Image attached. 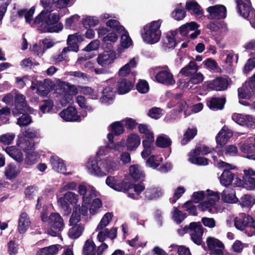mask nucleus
Returning a JSON list of instances; mask_svg holds the SVG:
<instances>
[{
	"mask_svg": "<svg viewBox=\"0 0 255 255\" xmlns=\"http://www.w3.org/2000/svg\"><path fill=\"white\" fill-rule=\"evenodd\" d=\"M222 200L226 203L233 204L238 201V199L235 195V192L232 189H225L221 194Z\"/></svg>",
	"mask_w": 255,
	"mask_h": 255,
	"instance_id": "nucleus-34",
	"label": "nucleus"
},
{
	"mask_svg": "<svg viewBox=\"0 0 255 255\" xmlns=\"http://www.w3.org/2000/svg\"><path fill=\"white\" fill-rule=\"evenodd\" d=\"M60 117L66 122H80L81 117L77 114L76 109L73 107H69L59 114Z\"/></svg>",
	"mask_w": 255,
	"mask_h": 255,
	"instance_id": "nucleus-16",
	"label": "nucleus"
},
{
	"mask_svg": "<svg viewBox=\"0 0 255 255\" xmlns=\"http://www.w3.org/2000/svg\"><path fill=\"white\" fill-rule=\"evenodd\" d=\"M255 204V198L249 194L243 196L240 200L239 204L243 208L250 209Z\"/></svg>",
	"mask_w": 255,
	"mask_h": 255,
	"instance_id": "nucleus-44",
	"label": "nucleus"
},
{
	"mask_svg": "<svg viewBox=\"0 0 255 255\" xmlns=\"http://www.w3.org/2000/svg\"><path fill=\"white\" fill-rule=\"evenodd\" d=\"M80 36L78 33L69 35L67 39L68 46L63 49V53H67V52L71 51L77 52L79 48L77 42Z\"/></svg>",
	"mask_w": 255,
	"mask_h": 255,
	"instance_id": "nucleus-27",
	"label": "nucleus"
},
{
	"mask_svg": "<svg viewBox=\"0 0 255 255\" xmlns=\"http://www.w3.org/2000/svg\"><path fill=\"white\" fill-rule=\"evenodd\" d=\"M10 113V109L7 107L0 110V126L7 123L8 121V117Z\"/></svg>",
	"mask_w": 255,
	"mask_h": 255,
	"instance_id": "nucleus-60",
	"label": "nucleus"
},
{
	"mask_svg": "<svg viewBox=\"0 0 255 255\" xmlns=\"http://www.w3.org/2000/svg\"><path fill=\"white\" fill-rule=\"evenodd\" d=\"M223 54L226 55L225 63L227 70L231 72L233 70V63L235 61L237 63L238 60V55L234 54L233 51L224 50L222 52Z\"/></svg>",
	"mask_w": 255,
	"mask_h": 255,
	"instance_id": "nucleus-33",
	"label": "nucleus"
},
{
	"mask_svg": "<svg viewBox=\"0 0 255 255\" xmlns=\"http://www.w3.org/2000/svg\"><path fill=\"white\" fill-rule=\"evenodd\" d=\"M210 16H226L227 8L222 4H216L207 8Z\"/></svg>",
	"mask_w": 255,
	"mask_h": 255,
	"instance_id": "nucleus-32",
	"label": "nucleus"
},
{
	"mask_svg": "<svg viewBox=\"0 0 255 255\" xmlns=\"http://www.w3.org/2000/svg\"><path fill=\"white\" fill-rule=\"evenodd\" d=\"M17 144L19 148L26 152L31 149L33 146L32 143L30 140L26 139V137L20 135L18 136Z\"/></svg>",
	"mask_w": 255,
	"mask_h": 255,
	"instance_id": "nucleus-53",
	"label": "nucleus"
},
{
	"mask_svg": "<svg viewBox=\"0 0 255 255\" xmlns=\"http://www.w3.org/2000/svg\"><path fill=\"white\" fill-rule=\"evenodd\" d=\"M154 70L157 71L155 79L158 82L167 86L173 85L175 83L173 74L167 67L152 68L150 69V72Z\"/></svg>",
	"mask_w": 255,
	"mask_h": 255,
	"instance_id": "nucleus-7",
	"label": "nucleus"
},
{
	"mask_svg": "<svg viewBox=\"0 0 255 255\" xmlns=\"http://www.w3.org/2000/svg\"><path fill=\"white\" fill-rule=\"evenodd\" d=\"M171 139L165 134H162L158 136L156 140V144L157 146L161 148H165L171 144Z\"/></svg>",
	"mask_w": 255,
	"mask_h": 255,
	"instance_id": "nucleus-51",
	"label": "nucleus"
},
{
	"mask_svg": "<svg viewBox=\"0 0 255 255\" xmlns=\"http://www.w3.org/2000/svg\"><path fill=\"white\" fill-rule=\"evenodd\" d=\"M102 207V201L99 198H95L93 200L89 208V211L91 214L95 215Z\"/></svg>",
	"mask_w": 255,
	"mask_h": 255,
	"instance_id": "nucleus-62",
	"label": "nucleus"
},
{
	"mask_svg": "<svg viewBox=\"0 0 255 255\" xmlns=\"http://www.w3.org/2000/svg\"><path fill=\"white\" fill-rule=\"evenodd\" d=\"M50 163L53 170L57 172L65 173L66 166L63 160L57 156H52L50 158Z\"/></svg>",
	"mask_w": 255,
	"mask_h": 255,
	"instance_id": "nucleus-28",
	"label": "nucleus"
},
{
	"mask_svg": "<svg viewBox=\"0 0 255 255\" xmlns=\"http://www.w3.org/2000/svg\"><path fill=\"white\" fill-rule=\"evenodd\" d=\"M228 80L226 78H217L207 82V87L211 90L224 91L227 89Z\"/></svg>",
	"mask_w": 255,
	"mask_h": 255,
	"instance_id": "nucleus-18",
	"label": "nucleus"
},
{
	"mask_svg": "<svg viewBox=\"0 0 255 255\" xmlns=\"http://www.w3.org/2000/svg\"><path fill=\"white\" fill-rule=\"evenodd\" d=\"M21 169L14 164H9L5 168L4 175L7 179L11 180L16 178L20 172Z\"/></svg>",
	"mask_w": 255,
	"mask_h": 255,
	"instance_id": "nucleus-29",
	"label": "nucleus"
},
{
	"mask_svg": "<svg viewBox=\"0 0 255 255\" xmlns=\"http://www.w3.org/2000/svg\"><path fill=\"white\" fill-rule=\"evenodd\" d=\"M15 134L13 133H6L0 136V142L5 145L10 144L12 143L14 138Z\"/></svg>",
	"mask_w": 255,
	"mask_h": 255,
	"instance_id": "nucleus-64",
	"label": "nucleus"
},
{
	"mask_svg": "<svg viewBox=\"0 0 255 255\" xmlns=\"http://www.w3.org/2000/svg\"><path fill=\"white\" fill-rule=\"evenodd\" d=\"M129 174L134 180L141 179L144 177V174L141 168L137 165H132L129 168Z\"/></svg>",
	"mask_w": 255,
	"mask_h": 255,
	"instance_id": "nucleus-45",
	"label": "nucleus"
},
{
	"mask_svg": "<svg viewBox=\"0 0 255 255\" xmlns=\"http://www.w3.org/2000/svg\"><path fill=\"white\" fill-rule=\"evenodd\" d=\"M106 183L109 187L117 191L126 192L130 188L127 178L122 180L118 176H109L106 179Z\"/></svg>",
	"mask_w": 255,
	"mask_h": 255,
	"instance_id": "nucleus-8",
	"label": "nucleus"
},
{
	"mask_svg": "<svg viewBox=\"0 0 255 255\" xmlns=\"http://www.w3.org/2000/svg\"><path fill=\"white\" fill-rule=\"evenodd\" d=\"M153 142L154 141L142 140V143L144 148L143 151L141 153V155L142 158H147L151 154L152 150L154 149V147L153 144Z\"/></svg>",
	"mask_w": 255,
	"mask_h": 255,
	"instance_id": "nucleus-47",
	"label": "nucleus"
},
{
	"mask_svg": "<svg viewBox=\"0 0 255 255\" xmlns=\"http://www.w3.org/2000/svg\"><path fill=\"white\" fill-rule=\"evenodd\" d=\"M255 94V73L245 82L243 86L238 89L239 97L241 98H250Z\"/></svg>",
	"mask_w": 255,
	"mask_h": 255,
	"instance_id": "nucleus-11",
	"label": "nucleus"
},
{
	"mask_svg": "<svg viewBox=\"0 0 255 255\" xmlns=\"http://www.w3.org/2000/svg\"><path fill=\"white\" fill-rule=\"evenodd\" d=\"M162 192L159 188L147 189L145 192V196L148 199H153L161 196Z\"/></svg>",
	"mask_w": 255,
	"mask_h": 255,
	"instance_id": "nucleus-52",
	"label": "nucleus"
},
{
	"mask_svg": "<svg viewBox=\"0 0 255 255\" xmlns=\"http://www.w3.org/2000/svg\"><path fill=\"white\" fill-rule=\"evenodd\" d=\"M115 91L110 87H106L103 92V96L100 100L103 103H107L109 101L112 100L115 96Z\"/></svg>",
	"mask_w": 255,
	"mask_h": 255,
	"instance_id": "nucleus-48",
	"label": "nucleus"
},
{
	"mask_svg": "<svg viewBox=\"0 0 255 255\" xmlns=\"http://www.w3.org/2000/svg\"><path fill=\"white\" fill-rule=\"evenodd\" d=\"M41 218L43 222L47 223L51 227L55 230L51 233L49 232V234L52 236H56L57 232L61 231L64 227L63 219L57 213H53L48 215L46 212L44 211L41 213Z\"/></svg>",
	"mask_w": 255,
	"mask_h": 255,
	"instance_id": "nucleus-4",
	"label": "nucleus"
},
{
	"mask_svg": "<svg viewBox=\"0 0 255 255\" xmlns=\"http://www.w3.org/2000/svg\"><path fill=\"white\" fill-rule=\"evenodd\" d=\"M138 61L137 57H133L129 60L128 63L122 66L119 70L118 74L119 76H127L130 72L132 69L137 66Z\"/></svg>",
	"mask_w": 255,
	"mask_h": 255,
	"instance_id": "nucleus-23",
	"label": "nucleus"
},
{
	"mask_svg": "<svg viewBox=\"0 0 255 255\" xmlns=\"http://www.w3.org/2000/svg\"><path fill=\"white\" fill-rule=\"evenodd\" d=\"M206 244L209 250H213L215 247H222V242L218 239L209 237L207 238Z\"/></svg>",
	"mask_w": 255,
	"mask_h": 255,
	"instance_id": "nucleus-59",
	"label": "nucleus"
},
{
	"mask_svg": "<svg viewBox=\"0 0 255 255\" xmlns=\"http://www.w3.org/2000/svg\"><path fill=\"white\" fill-rule=\"evenodd\" d=\"M40 2L44 9L37 16H52L51 4L55 3L54 0H42Z\"/></svg>",
	"mask_w": 255,
	"mask_h": 255,
	"instance_id": "nucleus-43",
	"label": "nucleus"
},
{
	"mask_svg": "<svg viewBox=\"0 0 255 255\" xmlns=\"http://www.w3.org/2000/svg\"><path fill=\"white\" fill-rule=\"evenodd\" d=\"M86 168L88 172L91 175L102 176V174H103L101 170L100 161L98 162L94 158H90L88 160L86 164Z\"/></svg>",
	"mask_w": 255,
	"mask_h": 255,
	"instance_id": "nucleus-19",
	"label": "nucleus"
},
{
	"mask_svg": "<svg viewBox=\"0 0 255 255\" xmlns=\"http://www.w3.org/2000/svg\"><path fill=\"white\" fill-rule=\"evenodd\" d=\"M207 27L212 31L221 30L222 32L227 30V25L219 18L213 20L208 25Z\"/></svg>",
	"mask_w": 255,
	"mask_h": 255,
	"instance_id": "nucleus-38",
	"label": "nucleus"
},
{
	"mask_svg": "<svg viewBox=\"0 0 255 255\" xmlns=\"http://www.w3.org/2000/svg\"><path fill=\"white\" fill-rule=\"evenodd\" d=\"M186 9L191 15L204 16L203 8L196 0L187 1L186 2Z\"/></svg>",
	"mask_w": 255,
	"mask_h": 255,
	"instance_id": "nucleus-24",
	"label": "nucleus"
},
{
	"mask_svg": "<svg viewBox=\"0 0 255 255\" xmlns=\"http://www.w3.org/2000/svg\"><path fill=\"white\" fill-rule=\"evenodd\" d=\"M78 193L82 196L83 199L80 212L83 215H86L88 212V206L91 200L96 196V192L93 187L80 185L78 187Z\"/></svg>",
	"mask_w": 255,
	"mask_h": 255,
	"instance_id": "nucleus-6",
	"label": "nucleus"
},
{
	"mask_svg": "<svg viewBox=\"0 0 255 255\" xmlns=\"http://www.w3.org/2000/svg\"><path fill=\"white\" fill-rule=\"evenodd\" d=\"M60 17H25L26 22L31 26L38 27L42 32H58L63 29Z\"/></svg>",
	"mask_w": 255,
	"mask_h": 255,
	"instance_id": "nucleus-1",
	"label": "nucleus"
},
{
	"mask_svg": "<svg viewBox=\"0 0 255 255\" xmlns=\"http://www.w3.org/2000/svg\"><path fill=\"white\" fill-rule=\"evenodd\" d=\"M232 136V131L227 127L224 126L216 136V142L217 144L223 145L227 142L229 139Z\"/></svg>",
	"mask_w": 255,
	"mask_h": 255,
	"instance_id": "nucleus-25",
	"label": "nucleus"
},
{
	"mask_svg": "<svg viewBox=\"0 0 255 255\" xmlns=\"http://www.w3.org/2000/svg\"><path fill=\"white\" fill-rule=\"evenodd\" d=\"M162 161V158L154 155L150 156L146 161V164L148 167H151L153 169L157 168L160 162Z\"/></svg>",
	"mask_w": 255,
	"mask_h": 255,
	"instance_id": "nucleus-56",
	"label": "nucleus"
},
{
	"mask_svg": "<svg viewBox=\"0 0 255 255\" xmlns=\"http://www.w3.org/2000/svg\"><path fill=\"white\" fill-rule=\"evenodd\" d=\"M84 230V227L82 224H78L73 226L69 230L68 236L73 239L79 238Z\"/></svg>",
	"mask_w": 255,
	"mask_h": 255,
	"instance_id": "nucleus-41",
	"label": "nucleus"
},
{
	"mask_svg": "<svg viewBox=\"0 0 255 255\" xmlns=\"http://www.w3.org/2000/svg\"><path fill=\"white\" fill-rule=\"evenodd\" d=\"M138 128L140 133L143 134V140L150 141H154L153 133L150 130L147 126L141 124L138 126Z\"/></svg>",
	"mask_w": 255,
	"mask_h": 255,
	"instance_id": "nucleus-39",
	"label": "nucleus"
},
{
	"mask_svg": "<svg viewBox=\"0 0 255 255\" xmlns=\"http://www.w3.org/2000/svg\"><path fill=\"white\" fill-rule=\"evenodd\" d=\"M124 142L120 141L117 143H108L106 146H101L97 151V155L99 156L108 154L110 151L112 153L120 152L123 150Z\"/></svg>",
	"mask_w": 255,
	"mask_h": 255,
	"instance_id": "nucleus-14",
	"label": "nucleus"
},
{
	"mask_svg": "<svg viewBox=\"0 0 255 255\" xmlns=\"http://www.w3.org/2000/svg\"><path fill=\"white\" fill-rule=\"evenodd\" d=\"M239 148L241 151L247 154V157L250 159H252L249 158L250 155H255L253 154L255 151V145L254 144L242 143H241Z\"/></svg>",
	"mask_w": 255,
	"mask_h": 255,
	"instance_id": "nucleus-49",
	"label": "nucleus"
},
{
	"mask_svg": "<svg viewBox=\"0 0 255 255\" xmlns=\"http://www.w3.org/2000/svg\"><path fill=\"white\" fill-rule=\"evenodd\" d=\"M197 134V129L195 128H188L184 134L183 138L181 140V144L185 145L187 143Z\"/></svg>",
	"mask_w": 255,
	"mask_h": 255,
	"instance_id": "nucleus-55",
	"label": "nucleus"
},
{
	"mask_svg": "<svg viewBox=\"0 0 255 255\" xmlns=\"http://www.w3.org/2000/svg\"><path fill=\"white\" fill-rule=\"evenodd\" d=\"M101 170L103 172L102 176L108 173H113L119 169L118 162L114 160L111 156L100 160Z\"/></svg>",
	"mask_w": 255,
	"mask_h": 255,
	"instance_id": "nucleus-13",
	"label": "nucleus"
},
{
	"mask_svg": "<svg viewBox=\"0 0 255 255\" xmlns=\"http://www.w3.org/2000/svg\"><path fill=\"white\" fill-rule=\"evenodd\" d=\"M189 231L190 235L193 242L200 245L202 243V236L203 234V228L199 222H193L190 223L189 227H185L178 230V233L180 236L183 235Z\"/></svg>",
	"mask_w": 255,
	"mask_h": 255,
	"instance_id": "nucleus-3",
	"label": "nucleus"
},
{
	"mask_svg": "<svg viewBox=\"0 0 255 255\" xmlns=\"http://www.w3.org/2000/svg\"><path fill=\"white\" fill-rule=\"evenodd\" d=\"M60 86L62 89H64L66 92H69L72 95V98L73 96L78 93L79 89L81 88V86H76L65 82H62Z\"/></svg>",
	"mask_w": 255,
	"mask_h": 255,
	"instance_id": "nucleus-46",
	"label": "nucleus"
},
{
	"mask_svg": "<svg viewBox=\"0 0 255 255\" xmlns=\"http://www.w3.org/2000/svg\"><path fill=\"white\" fill-rule=\"evenodd\" d=\"M252 217L245 213H240L234 220V224L237 229L243 231L246 228L250 227L253 222Z\"/></svg>",
	"mask_w": 255,
	"mask_h": 255,
	"instance_id": "nucleus-15",
	"label": "nucleus"
},
{
	"mask_svg": "<svg viewBox=\"0 0 255 255\" xmlns=\"http://www.w3.org/2000/svg\"><path fill=\"white\" fill-rule=\"evenodd\" d=\"M122 141L125 142L124 141ZM140 144V138L139 136L136 133H130L128 135L126 142H124V147L126 145L128 150L134 151L136 150Z\"/></svg>",
	"mask_w": 255,
	"mask_h": 255,
	"instance_id": "nucleus-21",
	"label": "nucleus"
},
{
	"mask_svg": "<svg viewBox=\"0 0 255 255\" xmlns=\"http://www.w3.org/2000/svg\"><path fill=\"white\" fill-rule=\"evenodd\" d=\"M5 152L14 160L18 162H21L23 159V154L21 150L15 146L7 147Z\"/></svg>",
	"mask_w": 255,
	"mask_h": 255,
	"instance_id": "nucleus-37",
	"label": "nucleus"
},
{
	"mask_svg": "<svg viewBox=\"0 0 255 255\" xmlns=\"http://www.w3.org/2000/svg\"><path fill=\"white\" fill-rule=\"evenodd\" d=\"M116 58V53L114 51L109 50L100 54L97 58V62L101 66L107 67L113 64Z\"/></svg>",
	"mask_w": 255,
	"mask_h": 255,
	"instance_id": "nucleus-12",
	"label": "nucleus"
},
{
	"mask_svg": "<svg viewBox=\"0 0 255 255\" xmlns=\"http://www.w3.org/2000/svg\"><path fill=\"white\" fill-rule=\"evenodd\" d=\"M247 1H249V4L242 0L236 1L238 13L241 16H255V9L252 7L250 0H247Z\"/></svg>",
	"mask_w": 255,
	"mask_h": 255,
	"instance_id": "nucleus-17",
	"label": "nucleus"
},
{
	"mask_svg": "<svg viewBox=\"0 0 255 255\" xmlns=\"http://www.w3.org/2000/svg\"><path fill=\"white\" fill-rule=\"evenodd\" d=\"M61 91H59L58 93V100L63 106H66L68 104L71 103L72 101L73 98L72 95L69 92H66L64 89H61Z\"/></svg>",
	"mask_w": 255,
	"mask_h": 255,
	"instance_id": "nucleus-42",
	"label": "nucleus"
},
{
	"mask_svg": "<svg viewBox=\"0 0 255 255\" xmlns=\"http://www.w3.org/2000/svg\"><path fill=\"white\" fill-rule=\"evenodd\" d=\"M123 33L121 37V46L117 49L118 52L121 53L123 52L122 48L127 49L132 44L131 39L129 36L128 33L125 29L123 30Z\"/></svg>",
	"mask_w": 255,
	"mask_h": 255,
	"instance_id": "nucleus-35",
	"label": "nucleus"
},
{
	"mask_svg": "<svg viewBox=\"0 0 255 255\" xmlns=\"http://www.w3.org/2000/svg\"><path fill=\"white\" fill-rule=\"evenodd\" d=\"M177 33V30H170L165 34L163 39V47L165 49L174 48L176 45L175 37Z\"/></svg>",
	"mask_w": 255,
	"mask_h": 255,
	"instance_id": "nucleus-22",
	"label": "nucleus"
},
{
	"mask_svg": "<svg viewBox=\"0 0 255 255\" xmlns=\"http://www.w3.org/2000/svg\"><path fill=\"white\" fill-rule=\"evenodd\" d=\"M206 192L205 201L200 204L198 207L202 211H207L211 213L212 212V208L216 205L215 203L219 200L220 196L218 192H214L210 190H207Z\"/></svg>",
	"mask_w": 255,
	"mask_h": 255,
	"instance_id": "nucleus-9",
	"label": "nucleus"
},
{
	"mask_svg": "<svg viewBox=\"0 0 255 255\" xmlns=\"http://www.w3.org/2000/svg\"><path fill=\"white\" fill-rule=\"evenodd\" d=\"M225 102V100L224 98H213L208 103V105L212 109H222L223 108Z\"/></svg>",
	"mask_w": 255,
	"mask_h": 255,
	"instance_id": "nucleus-50",
	"label": "nucleus"
},
{
	"mask_svg": "<svg viewBox=\"0 0 255 255\" xmlns=\"http://www.w3.org/2000/svg\"><path fill=\"white\" fill-rule=\"evenodd\" d=\"M79 200L78 194L71 191H67L62 197L58 199L57 202L59 206L65 212L64 214L68 215L71 212L70 205L73 207L76 206Z\"/></svg>",
	"mask_w": 255,
	"mask_h": 255,
	"instance_id": "nucleus-5",
	"label": "nucleus"
},
{
	"mask_svg": "<svg viewBox=\"0 0 255 255\" xmlns=\"http://www.w3.org/2000/svg\"><path fill=\"white\" fill-rule=\"evenodd\" d=\"M76 0H58L56 2L55 6L57 12L52 13V16H64L69 13L67 8L68 4H72Z\"/></svg>",
	"mask_w": 255,
	"mask_h": 255,
	"instance_id": "nucleus-20",
	"label": "nucleus"
},
{
	"mask_svg": "<svg viewBox=\"0 0 255 255\" xmlns=\"http://www.w3.org/2000/svg\"><path fill=\"white\" fill-rule=\"evenodd\" d=\"M83 22L86 28H90L97 25L99 23V20L97 17H86Z\"/></svg>",
	"mask_w": 255,
	"mask_h": 255,
	"instance_id": "nucleus-63",
	"label": "nucleus"
},
{
	"mask_svg": "<svg viewBox=\"0 0 255 255\" xmlns=\"http://www.w3.org/2000/svg\"><path fill=\"white\" fill-rule=\"evenodd\" d=\"M113 217V215L111 213H106L102 218L100 223L98 225L96 230H99L100 229H106V227L109 224L111 221Z\"/></svg>",
	"mask_w": 255,
	"mask_h": 255,
	"instance_id": "nucleus-57",
	"label": "nucleus"
},
{
	"mask_svg": "<svg viewBox=\"0 0 255 255\" xmlns=\"http://www.w3.org/2000/svg\"><path fill=\"white\" fill-rule=\"evenodd\" d=\"M14 104L15 108L12 110V114L15 117L23 112H31L30 108L27 106L25 96L17 91L15 95Z\"/></svg>",
	"mask_w": 255,
	"mask_h": 255,
	"instance_id": "nucleus-10",
	"label": "nucleus"
},
{
	"mask_svg": "<svg viewBox=\"0 0 255 255\" xmlns=\"http://www.w3.org/2000/svg\"><path fill=\"white\" fill-rule=\"evenodd\" d=\"M31 222L28 214L22 213L19 217L18 222V231L20 234L24 233L30 227Z\"/></svg>",
	"mask_w": 255,
	"mask_h": 255,
	"instance_id": "nucleus-26",
	"label": "nucleus"
},
{
	"mask_svg": "<svg viewBox=\"0 0 255 255\" xmlns=\"http://www.w3.org/2000/svg\"><path fill=\"white\" fill-rule=\"evenodd\" d=\"M199 69V66L194 61H192L180 70L179 74L185 77L192 76Z\"/></svg>",
	"mask_w": 255,
	"mask_h": 255,
	"instance_id": "nucleus-31",
	"label": "nucleus"
},
{
	"mask_svg": "<svg viewBox=\"0 0 255 255\" xmlns=\"http://www.w3.org/2000/svg\"><path fill=\"white\" fill-rule=\"evenodd\" d=\"M162 20L159 19L149 22L141 29L140 33L143 41L149 44L158 42L161 36L160 28Z\"/></svg>",
	"mask_w": 255,
	"mask_h": 255,
	"instance_id": "nucleus-2",
	"label": "nucleus"
},
{
	"mask_svg": "<svg viewBox=\"0 0 255 255\" xmlns=\"http://www.w3.org/2000/svg\"><path fill=\"white\" fill-rule=\"evenodd\" d=\"M198 27V24L195 22L187 23L180 27V33L182 35L185 36L189 31L195 30Z\"/></svg>",
	"mask_w": 255,
	"mask_h": 255,
	"instance_id": "nucleus-54",
	"label": "nucleus"
},
{
	"mask_svg": "<svg viewBox=\"0 0 255 255\" xmlns=\"http://www.w3.org/2000/svg\"><path fill=\"white\" fill-rule=\"evenodd\" d=\"M39 158L38 154L33 151H26V156L25 162L29 165L33 164L38 161Z\"/></svg>",
	"mask_w": 255,
	"mask_h": 255,
	"instance_id": "nucleus-61",
	"label": "nucleus"
},
{
	"mask_svg": "<svg viewBox=\"0 0 255 255\" xmlns=\"http://www.w3.org/2000/svg\"><path fill=\"white\" fill-rule=\"evenodd\" d=\"M117 91L119 94H125L130 91L133 88L131 82L126 79H121L118 82Z\"/></svg>",
	"mask_w": 255,
	"mask_h": 255,
	"instance_id": "nucleus-30",
	"label": "nucleus"
},
{
	"mask_svg": "<svg viewBox=\"0 0 255 255\" xmlns=\"http://www.w3.org/2000/svg\"><path fill=\"white\" fill-rule=\"evenodd\" d=\"M82 255H96V246L91 239L87 240L83 246Z\"/></svg>",
	"mask_w": 255,
	"mask_h": 255,
	"instance_id": "nucleus-36",
	"label": "nucleus"
},
{
	"mask_svg": "<svg viewBox=\"0 0 255 255\" xmlns=\"http://www.w3.org/2000/svg\"><path fill=\"white\" fill-rule=\"evenodd\" d=\"M124 124L122 122H116L112 123L110 125L111 131L116 135H120L124 132V128L123 127Z\"/></svg>",
	"mask_w": 255,
	"mask_h": 255,
	"instance_id": "nucleus-58",
	"label": "nucleus"
},
{
	"mask_svg": "<svg viewBox=\"0 0 255 255\" xmlns=\"http://www.w3.org/2000/svg\"><path fill=\"white\" fill-rule=\"evenodd\" d=\"M234 179V174L230 170H224L220 177L222 185L227 186L230 185Z\"/></svg>",
	"mask_w": 255,
	"mask_h": 255,
	"instance_id": "nucleus-40",
	"label": "nucleus"
}]
</instances>
